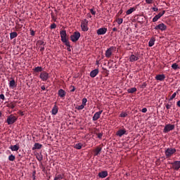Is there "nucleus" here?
<instances>
[{
	"label": "nucleus",
	"instance_id": "f257e3e1",
	"mask_svg": "<svg viewBox=\"0 0 180 180\" xmlns=\"http://www.w3.org/2000/svg\"><path fill=\"white\" fill-rule=\"evenodd\" d=\"M175 153H176V149L172 148H168L165 151L166 158H171V157H172V155H174Z\"/></svg>",
	"mask_w": 180,
	"mask_h": 180
},
{
	"label": "nucleus",
	"instance_id": "f03ea898",
	"mask_svg": "<svg viewBox=\"0 0 180 180\" xmlns=\"http://www.w3.org/2000/svg\"><path fill=\"white\" fill-rule=\"evenodd\" d=\"M115 51H116L115 46H111V47L108 48L105 51V57L107 58H110V57H112V54H113V53H115Z\"/></svg>",
	"mask_w": 180,
	"mask_h": 180
},
{
	"label": "nucleus",
	"instance_id": "7ed1b4c3",
	"mask_svg": "<svg viewBox=\"0 0 180 180\" xmlns=\"http://www.w3.org/2000/svg\"><path fill=\"white\" fill-rule=\"evenodd\" d=\"M80 37L81 33H79V32H75L73 34L70 36V40H72L73 43H76V41H78V40H79Z\"/></svg>",
	"mask_w": 180,
	"mask_h": 180
},
{
	"label": "nucleus",
	"instance_id": "20e7f679",
	"mask_svg": "<svg viewBox=\"0 0 180 180\" xmlns=\"http://www.w3.org/2000/svg\"><path fill=\"white\" fill-rule=\"evenodd\" d=\"M81 29L82 32H88L89 27H88V20L84 19L81 22Z\"/></svg>",
	"mask_w": 180,
	"mask_h": 180
},
{
	"label": "nucleus",
	"instance_id": "39448f33",
	"mask_svg": "<svg viewBox=\"0 0 180 180\" xmlns=\"http://www.w3.org/2000/svg\"><path fill=\"white\" fill-rule=\"evenodd\" d=\"M175 129L174 124H167L165 125L163 133H169V131H171Z\"/></svg>",
	"mask_w": 180,
	"mask_h": 180
},
{
	"label": "nucleus",
	"instance_id": "423d86ee",
	"mask_svg": "<svg viewBox=\"0 0 180 180\" xmlns=\"http://www.w3.org/2000/svg\"><path fill=\"white\" fill-rule=\"evenodd\" d=\"M18 120V117L13 115H11L7 117V123L8 124H13L15 122Z\"/></svg>",
	"mask_w": 180,
	"mask_h": 180
},
{
	"label": "nucleus",
	"instance_id": "0eeeda50",
	"mask_svg": "<svg viewBox=\"0 0 180 180\" xmlns=\"http://www.w3.org/2000/svg\"><path fill=\"white\" fill-rule=\"evenodd\" d=\"M155 30H161L162 32H164L167 30V25H165V24L162 22L158 25L157 26H155Z\"/></svg>",
	"mask_w": 180,
	"mask_h": 180
},
{
	"label": "nucleus",
	"instance_id": "6e6552de",
	"mask_svg": "<svg viewBox=\"0 0 180 180\" xmlns=\"http://www.w3.org/2000/svg\"><path fill=\"white\" fill-rule=\"evenodd\" d=\"M172 165V168L175 171H178L180 168V161L179 160H176L172 163H170Z\"/></svg>",
	"mask_w": 180,
	"mask_h": 180
},
{
	"label": "nucleus",
	"instance_id": "1a4fd4ad",
	"mask_svg": "<svg viewBox=\"0 0 180 180\" xmlns=\"http://www.w3.org/2000/svg\"><path fill=\"white\" fill-rule=\"evenodd\" d=\"M39 78L41 79L42 81H47V79H49V74L46 72H41Z\"/></svg>",
	"mask_w": 180,
	"mask_h": 180
},
{
	"label": "nucleus",
	"instance_id": "9d476101",
	"mask_svg": "<svg viewBox=\"0 0 180 180\" xmlns=\"http://www.w3.org/2000/svg\"><path fill=\"white\" fill-rule=\"evenodd\" d=\"M106 32H108V28L102 27V28L97 30L96 33H97V34H98V36H101L102 34H105Z\"/></svg>",
	"mask_w": 180,
	"mask_h": 180
},
{
	"label": "nucleus",
	"instance_id": "9b49d317",
	"mask_svg": "<svg viewBox=\"0 0 180 180\" xmlns=\"http://www.w3.org/2000/svg\"><path fill=\"white\" fill-rule=\"evenodd\" d=\"M103 112V110H100L97 112H96L94 116H93V122H96V120H98V119H99L101 117V115H102V112Z\"/></svg>",
	"mask_w": 180,
	"mask_h": 180
},
{
	"label": "nucleus",
	"instance_id": "f8f14e48",
	"mask_svg": "<svg viewBox=\"0 0 180 180\" xmlns=\"http://www.w3.org/2000/svg\"><path fill=\"white\" fill-rule=\"evenodd\" d=\"M60 37H61V41H66L67 39V31L65 30H61L60 32Z\"/></svg>",
	"mask_w": 180,
	"mask_h": 180
},
{
	"label": "nucleus",
	"instance_id": "ddd939ff",
	"mask_svg": "<svg viewBox=\"0 0 180 180\" xmlns=\"http://www.w3.org/2000/svg\"><path fill=\"white\" fill-rule=\"evenodd\" d=\"M58 95L62 99H64L65 98V95H67V92H65L64 89H60L58 91Z\"/></svg>",
	"mask_w": 180,
	"mask_h": 180
},
{
	"label": "nucleus",
	"instance_id": "4468645a",
	"mask_svg": "<svg viewBox=\"0 0 180 180\" xmlns=\"http://www.w3.org/2000/svg\"><path fill=\"white\" fill-rule=\"evenodd\" d=\"M124 134H127V131L126 129H120L117 131L116 135L118 136V137H122V136H124Z\"/></svg>",
	"mask_w": 180,
	"mask_h": 180
},
{
	"label": "nucleus",
	"instance_id": "2eb2a0df",
	"mask_svg": "<svg viewBox=\"0 0 180 180\" xmlns=\"http://www.w3.org/2000/svg\"><path fill=\"white\" fill-rule=\"evenodd\" d=\"M139 60H140V58L139 57V56H136V55L132 54L129 56V61L131 63H134V61H137Z\"/></svg>",
	"mask_w": 180,
	"mask_h": 180
},
{
	"label": "nucleus",
	"instance_id": "dca6fc26",
	"mask_svg": "<svg viewBox=\"0 0 180 180\" xmlns=\"http://www.w3.org/2000/svg\"><path fill=\"white\" fill-rule=\"evenodd\" d=\"M98 74H99V70L95 69L90 72V77L91 78H95Z\"/></svg>",
	"mask_w": 180,
	"mask_h": 180
},
{
	"label": "nucleus",
	"instance_id": "f3484780",
	"mask_svg": "<svg viewBox=\"0 0 180 180\" xmlns=\"http://www.w3.org/2000/svg\"><path fill=\"white\" fill-rule=\"evenodd\" d=\"M99 178L103 179L108 176V171H103L98 173Z\"/></svg>",
	"mask_w": 180,
	"mask_h": 180
},
{
	"label": "nucleus",
	"instance_id": "a211bd4d",
	"mask_svg": "<svg viewBox=\"0 0 180 180\" xmlns=\"http://www.w3.org/2000/svg\"><path fill=\"white\" fill-rule=\"evenodd\" d=\"M10 148L11 151H18L19 148H20V146H19V144L17 143L15 145L11 146Z\"/></svg>",
	"mask_w": 180,
	"mask_h": 180
},
{
	"label": "nucleus",
	"instance_id": "6ab92c4d",
	"mask_svg": "<svg viewBox=\"0 0 180 180\" xmlns=\"http://www.w3.org/2000/svg\"><path fill=\"white\" fill-rule=\"evenodd\" d=\"M155 79H157V81H164L165 79V75H158L155 77Z\"/></svg>",
	"mask_w": 180,
	"mask_h": 180
},
{
	"label": "nucleus",
	"instance_id": "aec40b11",
	"mask_svg": "<svg viewBox=\"0 0 180 180\" xmlns=\"http://www.w3.org/2000/svg\"><path fill=\"white\" fill-rule=\"evenodd\" d=\"M51 113L52 115H57V113H58V106H57V105H55L53 108H52V110H51Z\"/></svg>",
	"mask_w": 180,
	"mask_h": 180
},
{
	"label": "nucleus",
	"instance_id": "412c9836",
	"mask_svg": "<svg viewBox=\"0 0 180 180\" xmlns=\"http://www.w3.org/2000/svg\"><path fill=\"white\" fill-rule=\"evenodd\" d=\"M43 146L39 143H35L33 148H32V150H40V148H41Z\"/></svg>",
	"mask_w": 180,
	"mask_h": 180
},
{
	"label": "nucleus",
	"instance_id": "4be33fe9",
	"mask_svg": "<svg viewBox=\"0 0 180 180\" xmlns=\"http://www.w3.org/2000/svg\"><path fill=\"white\" fill-rule=\"evenodd\" d=\"M136 8V7H132L129 8L128 11H126V15H131L133 12H135Z\"/></svg>",
	"mask_w": 180,
	"mask_h": 180
},
{
	"label": "nucleus",
	"instance_id": "5701e85b",
	"mask_svg": "<svg viewBox=\"0 0 180 180\" xmlns=\"http://www.w3.org/2000/svg\"><path fill=\"white\" fill-rule=\"evenodd\" d=\"M155 43V38L152 37L148 42L149 47H153V46H154Z\"/></svg>",
	"mask_w": 180,
	"mask_h": 180
},
{
	"label": "nucleus",
	"instance_id": "b1692460",
	"mask_svg": "<svg viewBox=\"0 0 180 180\" xmlns=\"http://www.w3.org/2000/svg\"><path fill=\"white\" fill-rule=\"evenodd\" d=\"M101 151H102V148H100V147L96 148L94 150V155H99Z\"/></svg>",
	"mask_w": 180,
	"mask_h": 180
},
{
	"label": "nucleus",
	"instance_id": "393cba45",
	"mask_svg": "<svg viewBox=\"0 0 180 180\" xmlns=\"http://www.w3.org/2000/svg\"><path fill=\"white\" fill-rule=\"evenodd\" d=\"M15 37H18V32H13L10 33V39L11 40H13Z\"/></svg>",
	"mask_w": 180,
	"mask_h": 180
},
{
	"label": "nucleus",
	"instance_id": "a878e982",
	"mask_svg": "<svg viewBox=\"0 0 180 180\" xmlns=\"http://www.w3.org/2000/svg\"><path fill=\"white\" fill-rule=\"evenodd\" d=\"M64 179V174H56L53 180Z\"/></svg>",
	"mask_w": 180,
	"mask_h": 180
},
{
	"label": "nucleus",
	"instance_id": "bb28decb",
	"mask_svg": "<svg viewBox=\"0 0 180 180\" xmlns=\"http://www.w3.org/2000/svg\"><path fill=\"white\" fill-rule=\"evenodd\" d=\"M128 94H134V92H137V89L136 87H133L127 89Z\"/></svg>",
	"mask_w": 180,
	"mask_h": 180
},
{
	"label": "nucleus",
	"instance_id": "cd10ccee",
	"mask_svg": "<svg viewBox=\"0 0 180 180\" xmlns=\"http://www.w3.org/2000/svg\"><path fill=\"white\" fill-rule=\"evenodd\" d=\"M82 146H84V144L81 143H76L74 146V148H76V150H81V148H82Z\"/></svg>",
	"mask_w": 180,
	"mask_h": 180
},
{
	"label": "nucleus",
	"instance_id": "c85d7f7f",
	"mask_svg": "<svg viewBox=\"0 0 180 180\" xmlns=\"http://www.w3.org/2000/svg\"><path fill=\"white\" fill-rule=\"evenodd\" d=\"M33 70L35 72H41V71H43V68L38 66V67H36L35 68H34Z\"/></svg>",
	"mask_w": 180,
	"mask_h": 180
},
{
	"label": "nucleus",
	"instance_id": "c756f323",
	"mask_svg": "<svg viewBox=\"0 0 180 180\" xmlns=\"http://www.w3.org/2000/svg\"><path fill=\"white\" fill-rule=\"evenodd\" d=\"M37 160H38V161H43V155L41 153L37 154Z\"/></svg>",
	"mask_w": 180,
	"mask_h": 180
},
{
	"label": "nucleus",
	"instance_id": "7c9ffc66",
	"mask_svg": "<svg viewBox=\"0 0 180 180\" xmlns=\"http://www.w3.org/2000/svg\"><path fill=\"white\" fill-rule=\"evenodd\" d=\"M15 84L16 82H15V79H12L11 81H10L9 86L10 88H13V86H15Z\"/></svg>",
	"mask_w": 180,
	"mask_h": 180
},
{
	"label": "nucleus",
	"instance_id": "2f4dec72",
	"mask_svg": "<svg viewBox=\"0 0 180 180\" xmlns=\"http://www.w3.org/2000/svg\"><path fill=\"white\" fill-rule=\"evenodd\" d=\"M15 106H16V104H13V103H10L7 105V108H10L11 109H15Z\"/></svg>",
	"mask_w": 180,
	"mask_h": 180
},
{
	"label": "nucleus",
	"instance_id": "473e14b6",
	"mask_svg": "<svg viewBox=\"0 0 180 180\" xmlns=\"http://www.w3.org/2000/svg\"><path fill=\"white\" fill-rule=\"evenodd\" d=\"M127 116H129V115L125 112H122L120 115V117H127Z\"/></svg>",
	"mask_w": 180,
	"mask_h": 180
},
{
	"label": "nucleus",
	"instance_id": "72a5a7b5",
	"mask_svg": "<svg viewBox=\"0 0 180 180\" xmlns=\"http://www.w3.org/2000/svg\"><path fill=\"white\" fill-rule=\"evenodd\" d=\"M51 16L53 21L57 22V16L54 15V13L51 12Z\"/></svg>",
	"mask_w": 180,
	"mask_h": 180
},
{
	"label": "nucleus",
	"instance_id": "f704fd0d",
	"mask_svg": "<svg viewBox=\"0 0 180 180\" xmlns=\"http://www.w3.org/2000/svg\"><path fill=\"white\" fill-rule=\"evenodd\" d=\"M37 44H38V46H46V44L42 40L37 41Z\"/></svg>",
	"mask_w": 180,
	"mask_h": 180
},
{
	"label": "nucleus",
	"instance_id": "c9c22d12",
	"mask_svg": "<svg viewBox=\"0 0 180 180\" xmlns=\"http://www.w3.org/2000/svg\"><path fill=\"white\" fill-rule=\"evenodd\" d=\"M84 108H85V105H83V104H82L80 105H77L76 107V109H77V110H82V109H84Z\"/></svg>",
	"mask_w": 180,
	"mask_h": 180
},
{
	"label": "nucleus",
	"instance_id": "e433bc0d",
	"mask_svg": "<svg viewBox=\"0 0 180 180\" xmlns=\"http://www.w3.org/2000/svg\"><path fill=\"white\" fill-rule=\"evenodd\" d=\"M15 155H10L9 156H8V160L9 161H15Z\"/></svg>",
	"mask_w": 180,
	"mask_h": 180
},
{
	"label": "nucleus",
	"instance_id": "4c0bfd02",
	"mask_svg": "<svg viewBox=\"0 0 180 180\" xmlns=\"http://www.w3.org/2000/svg\"><path fill=\"white\" fill-rule=\"evenodd\" d=\"M172 68H173V70H178V68H179V67H178V64L176 63H173L172 65Z\"/></svg>",
	"mask_w": 180,
	"mask_h": 180
},
{
	"label": "nucleus",
	"instance_id": "58836bf2",
	"mask_svg": "<svg viewBox=\"0 0 180 180\" xmlns=\"http://www.w3.org/2000/svg\"><path fill=\"white\" fill-rule=\"evenodd\" d=\"M176 94H178V91L174 92L170 97L169 101H172V99H174V98L176 96Z\"/></svg>",
	"mask_w": 180,
	"mask_h": 180
},
{
	"label": "nucleus",
	"instance_id": "ea45409f",
	"mask_svg": "<svg viewBox=\"0 0 180 180\" xmlns=\"http://www.w3.org/2000/svg\"><path fill=\"white\" fill-rule=\"evenodd\" d=\"M86 102H88V100L85 98H84L82 99V105H84V106H86Z\"/></svg>",
	"mask_w": 180,
	"mask_h": 180
},
{
	"label": "nucleus",
	"instance_id": "a19ab883",
	"mask_svg": "<svg viewBox=\"0 0 180 180\" xmlns=\"http://www.w3.org/2000/svg\"><path fill=\"white\" fill-rule=\"evenodd\" d=\"M63 43H65L67 47H71V45L70 44V41H68V39H66V41H63Z\"/></svg>",
	"mask_w": 180,
	"mask_h": 180
},
{
	"label": "nucleus",
	"instance_id": "79ce46f5",
	"mask_svg": "<svg viewBox=\"0 0 180 180\" xmlns=\"http://www.w3.org/2000/svg\"><path fill=\"white\" fill-rule=\"evenodd\" d=\"M117 22L118 25H122V23H123V18H118L117 20Z\"/></svg>",
	"mask_w": 180,
	"mask_h": 180
},
{
	"label": "nucleus",
	"instance_id": "37998d69",
	"mask_svg": "<svg viewBox=\"0 0 180 180\" xmlns=\"http://www.w3.org/2000/svg\"><path fill=\"white\" fill-rule=\"evenodd\" d=\"M70 92H75V86L71 85L70 86Z\"/></svg>",
	"mask_w": 180,
	"mask_h": 180
},
{
	"label": "nucleus",
	"instance_id": "c03bdc74",
	"mask_svg": "<svg viewBox=\"0 0 180 180\" xmlns=\"http://www.w3.org/2000/svg\"><path fill=\"white\" fill-rule=\"evenodd\" d=\"M165 14V11H162V12L159 13L158 15L162 18Z\"/></svg>",
	"mask_w": 180,
	"mask_h": 180
},
{
	"label": "nucleus",
	"instance_id": "a18cd8bd",
	"mask_svg": "<svg viewBox=\"0 0 180 180\" xmlns=\"http://www.w3.org/2000/svg\"><path fill=\"white\" fill-rule=\"evenodd\" d=\"M56 27H57V25H56V23L51 25V29H56Z\"/></svg>",
	"mask_w": 180,
	"mask_h": 180
},
{
	"label": "nucleus",
	"instance_id": "49530a36",
	"mask_svg": "<svg viewBox=\"0 0 180 180\" xmlns=\"http://www.w3.org/2000/svg\"><path fill=\"white\" fill-rule=\"evenodd\" d=\"M91 15H96V11H94V8L90 9Z\"/></svg>",
	"mask_w": 180,
	"mask_h": 180
},
{
	"label": "nucleus",
	"instance_id": "de8ad7c7",
	"mask_svg": "<svg viewBox=\"0 0 180 180\" xmlns=\"http://www.w3.org/2000/svg\"><path fill=\"white\" fill-rule=\"evenodd\" d=\"M158 17L157 15H155L153 18V22H157L158 20Z\"/></svg>",
	"mask_w": 180,
	"mask_h": 180
},
{
	"label": "nucleus",
	"instance_id": "09e8293b",
	"mask_svg": "<svg viewBox=\"0 0 180 180\" xmlns=\"http://www.w3.org/2000/svg\"><path fill=\"white\" fill-rule=\"evenodd\" d=\"M39 49L41 54H43L44 53L43 52L44 51V46H39Z\"/></svg>",
	"mask_w": 180,
	"mask_h": 180
},
{
	"label": "nucleus",
	"instance_id": "8fccbe9b",
	"mask_svg": "<svg viewBox=\"0 0 180 180\" xmlns=\"http://www.w3.org/2000/svg\"><path fill=\"white\" fill-rule=\"evenodd\" d=\"M98 139H102V136H103V134H102V133H99V134H98Z\"/></svg>",
	"mask_w": 180,
	"mask_h": 180
},
{
	"label": "nucleus",
	"instance_id": "3c124183",
	"mask_svg": "<svg viewBox=\"0 0 180 180\" xmlns=\"http://www.w3.org/2000/svg\"><path fill=\"white\" fill-rule=\"evenodd\" d=\"M141 112H142V113H146V112H147V108H143L141 110Z\"/></svg>",
	"mask_w": 180,
	"mask_h": 180
},
{
	"label": "nucleus",
	"instance_id": "603ef678",
	"mask_svg": "<svg viewBox=\"0 0 180 180\" xmlns=\"http://www.w3.org/2000/svg\"><path fill=\"white\" fill-rule=\"evenodd\" d=\"M30 34H31V36H34L35 32L33 30H30Z\"/></svg>",
	"mask_w": 180,
	"mask_h": 180
},
{
	"label": "nucleus",
	"instance_id": "864d4df0",
	"mask_svg": "<svg viewBox=\"0 0 180 180\" xmlns=\"http://www.w3.org/2000/svg\"><path fill=\"white\" fill-rule=\"evenodd\" d=\"M153 0H146V4H153Z\"/></svg>",
	"mask_w": 180,
	"mask_h": 180
},
{
	"label": "nucleus",
	"instance_id": "5fc2aeb1",
	"mask_svg": "<svg viewBox=\"0 0 180 180\" xmlns=\"http://www.w3.org/2000/svg\"><path fill=\"white\" fill-rule=\"evenodd\" d=\"M166 109H171V104H166Z\"/></svg>",
	"mask_w": 180,
	"mask_h": 180
},
{
	"label": "nucleus",
	"instance_id": "6e6d98bb",
	"mask_svg": "<svg viewBox=\"0 0 180 180\" xmlns=\"http://www.w3.org/2000/svg\"><path fill=\"white\" fill-rule=\"evenodd\" d=\"M0 99H2L4 101L5 99V95L1 94L0 95Z\"/></svg>",
	"mask_w": 180,
	"mask_h": 180
},
{
	"label": "nucleus",
	"instance_id": "4d7b16f0",
	"mask_svg": "<svg viewBox=\"0 0 180 180\" xmlns=\"http://www.w3.org/2000/svg\"><path fill=\"white\" fill-rule=\"evenodd\" d=\"M153 11L154 12H158V8H157V7H153Z\"/></svg>",
	"mask_w": 180,
	"mask_h": 180
},
{
	"label": "nucleus",
	"instance_id": "13d9d810",
	"mask_svg": "<svg viewBox=\"0 0 180 180\" xmlns=\"http://www.w3.org/2000/svg\"><path fill=\"white\" fill-rule=\"evenodd\" d=\"M41 89H42V91H46V86L44 85H42L41 86Z\"/></svg>",
	"mask_w": 180,
	"mask_h": 180
},
{
	"label": "nucleus",
	"instance_id": "bf43d9fd",
	"mask_svg": "<svg viewBox=\"0 0 180 180\" xmlns=\"http://www.w3.org/2000/svg\"><path fill=\"white\" fill-rule=\"evenodd\" d=\"M176 105L179 108H180V100L176 102Z\"/></svg>",
	"mask_w": 180,
	"mask_h": 180
},
{
	"label": "nucleus",
	"instance_id": "052dcab7",
	"mask_svg": "<svg viewBox=\"0 0 180 180\" xmlns=\"http://www.w3.org/2000/svg\"><path fill=\"white\" fill-rule=\"evenodd\" d=\"M112 32H117V28L114 27V28L112 29Z\"/></svg>",
	"mask_w": 180,
	"mask_h": 180
},
{
	"label": "nucleus",
	"instance_id": "680f3d73",
	"mask_svg": "<svg viewBox=\"0 0 180 180\" xmlns=\"http://www.w3.org/2000/svg\"><path fill=\"white\" fill-rule=\"evenodd\" d=\"M68 51H71V46L67 48Z\"/></svg>",
	"mask_w": 180,
	"mask_h": 180
},
{
	"label": "nucleus",
	"instance_id": "e2e57ef3",
	"mask_svg": "<svg viewBox=\"0 0 180 180\" xmlns=\"http://www.w3.org/2000/svg\"><path fill=\"white\" fill-rule=\"evenodd\" d=\"M156 16H158V18H159V19H160V15H159L158 14V15H156Z\"/></svg>",
	"mask_w": 180,
	"mask_h": 180
},
{
	"label": "nucleus",
	"instance_id": "0e129e2a",
	"mask_svg": "<svg viewBox=\"0 0 180 180\" xmlns=\"http://www.w3.org/2000/svg\"><path fill=\"white\" fill-rule=\"evenodd\" d=\"M36 179V176H34V174H33V180Z\"/></svg>",
	"mask_w": 180,
	"mask_h": 180
},
{
	"label": "nucleus",
	"instance_id": "69168bd1",
	"mask_svg": "<svg viewBox=\"0 0 180 180\" xmlns=\"http://www.w3.org/2000/svg\"><path fill=\"white\" fill-rule=\"evenodd\" d=\"M42 169L43 171H44V169H46V167H44V166H42Z\"/></svg>",
	"mask_w": 180,
	"mask_h": 180
},
{
	"label": "nucleus",
	"instance_id": "338daca9",
	"mask_svg": "<svg viewBox=\"0 0 180 180\" xmlns=\"http://www.w3.org/2000/svg\"><path fill=\"white\" fill-rule=\"evenodd\" d=\"M1 116H2V112H1V111H0V117H1Z\"/></svg>",
	"mask_w": 180,
	"mask_h": 180
},
{
	"label": "nucleus",
	"instance_id": "774afa93",
	"mask_svg": "<svg viewBox=\"0 0 180 180\" xmlns=\"http://www.w3.org/2000/svg\"><path fill=\"white\" fill-rule=\"evenodd\" d=\"M143 86H146V83H143Z\"/></svg>",
	"mask_w": 180,
	"mask_h": 180
}]
</instances>
